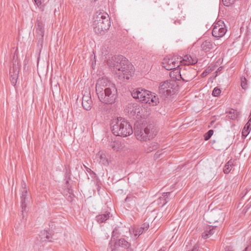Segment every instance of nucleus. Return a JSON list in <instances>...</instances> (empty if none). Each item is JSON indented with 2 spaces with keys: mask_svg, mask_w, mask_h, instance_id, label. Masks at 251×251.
<instances>
[{
  "mask_svg": "<svg viewBox=\"0 0 251 251\" xmlns=\"http://www.w3.org/2000/svg\"><path fill=\"white\" fill-rule=\"evenodd\" d=\"M108 65L119 71V76L124 79H129L133 73V66L124 56L115 55L107 60Z\"/></svg>",
  "mask_w": 251,
  "mask_h": 251,
  "instance_id": "obj_1",
  "label": "nucleus"
},
{
  "mask_svg": "<svg viewBox=\"0 0 251 251\" xmlns=\"http://www.w3.org/2000/svg\"><path fill=\"white\" fill-rule=\"evenodd\" d=\"M180 59L181 66V79L184 82L190 81L197 76V72L190 65L196 64L198 59L195 56L186 54L183 57H180Z\"/></svg>",
  "mask_w": 251,
  "mask_h": 251,
  "instance_id": "obj_2",
  "label": "nucleus"
},
{
  "mask_svg": "<svg viewBox=\"0 0 251 251\" xmlns=\"http://www.w3.org/2000/svg\"><path fill=\"white\" fill-rule=\"evenodd\" d=\"M111 128L112 133L116 136L127 137L133 133L130 123L122 117H118L112 121Z\"/></svg>",
  "mask_w": 251,
  "mask_h": 251,
  "instance_id": "obj_3",
  "label": "nucleus"
},
{
  "mask_svg": "<svg viewBox=\"0 0 251 251\" xmlns=\"http://www.w3.org/2000/svg\"><path fill=\"white\" fill-rule=\"evenodd\" d=\"M110 26V19L106 13H100L94 17L93 29L98 35H102L109 29Z\"/></svg>",
  "mask_w": 251,
  "mask_h": 251,
  "instance_id": "obj_4",
  "label": "nucleus"
},
{
  "mask_svg": "<svg viewBox=\"0 0 251 251\" xmlns=\"http://www.w3.org/2000/svg\"><path fill=\"white\" fill-rule=\"evenodd\" d=\"M100 100L105 104H112L117 97V89L113 84L102 90V92L97 93Z\"/></svg>",
  "mask_w": 251,
  "mask_h": 251,
  "instance_id": "obj_5",
  "label": "nucleus"
},
{
  "mask_svg": "<svg viewBox=\"0 0 251 251\" xmlns=\"http://www.w3.org/2000/svg\"><path fill=\"white\" fill-rule=\"evenodd\" d=\"M178 89V85L176 81L167 80L160 84L159 94L161 97L165 99L176 93Z\"/></svg>",
  "mask_w": 251,
  "mask_h": 251,
  "instance_id": "obj_6",
  "label": "nucleus"
},
{
  "mask_svg": "<svg viewBox=\"0 0 251 251\" xmlns=\"http://www.w3.org/2000/svg\"><path fill=\"white\" fill-rule=\"evenodd\" d=\"M126 110L129 117L133 119H144L148 115L147 109L137 103H128Z\"/></svg>",
  "mask_w": 251,
  "mask_h": 251,
  "instance_id": "obj_7",
  "label": "nucleus"
},
{
  "mask_svg": "<svg viewBox=\"0 0 251 251\" xmlns=\"http://www.w3.org/2000/svg\"><path fill=\"white\" fill-rule=\"evenodd\" d=\"M153 129V126L151 125H148L145 127H137L135 129V135L138 140L143 141H147L153 138L155 136L156 132Z\"/></svg>",
  "mask_w": 251,
  "mask_h": 251,
  "instance_id": "obj_8",
  "label": "nucleus"
},
{
  "mask_svg": "<svg viewBox=\"0 0 251 251\" xmlns=\"http://www.w3.org/2000/svg\"><path fill=\"white\" fill-rule=\"evenodd\" d=\"M180 57L181 56L177 57V60L175 57H165L162 62V66L167 70H172L173 69L180 66Z\"/></svg>",
  "mask_w": 251,
  "mask_h": 251,
  "instance_id": "obj_9",
  "label": "nucleus"
},
{
  "mask_svg": "<svg viewBox=\"0 0 251 251\" xmlns=\"http://www.w3.org/2000/svg\"><path fill=\"white\" fill-rule=\"evenodd\" d=\"M226 31L224 21L220 20L214 25L212 35L215 37L221 38L225 35Z\"/></svg>",
  "mask_w": 251,
  "mask_h": 251,
  "instance_id": "obj_10",
  "label": "nucleus"
},
{
  "mask_svg": "<svg viewBox=\"0 0 251 251\" xmlns=\"http://www.w3.org/2000/svg\"><path fill=\"white\" fill-rule=\"evenodd\" d=\"M21 191L22 193L21 196V208L22 209V212L23 214L24 212L26 210L27 205L30 199V196L28 194V191L26 188V184L24 181L22 182V189Z\"/></svg>",
  "mask_w": 251,
  "mask_h": 251,
  "instance_id": "obj_11",
  "label": "nucleus"
},
{
  "mask_svg": "<svg viewBox=\"0 0 251 251\" xmlns=\"http://www.w3.org/2000/svg\"><path fill=\"white\" fill-rule=\"evenodd\" d=\"M20 67L18 62L15 61L13 62V67L10 69L9 75L10 81L13 86H15L19 77Z\"/></svg>",
  "mask_w": 251,
  "mask_h": 251,
  "instance_id": "obj_12",
  "label": "nucleus"
},
{
  "mask_svg": "<svg viewBox=\"0 0 251 251\" xmlns=\"http://www.w3.org/2000/svg\"><path fill=\"white\" fill-rule=\"evenodd\" d=\"M140 101L142 103H149L152 106H155L159 103V99L157 96L153 95L150 91L146 93L145 96H143Z\"/></svg>",
  "mask_w": 251,
  "mask_h": 251,
  "instance_id": "obj_13",
  "label": "nucleus"
},
{
  "mask_svg": "<svg viewBox=\"0 0 251 251\" xmlns=\"http://www.w3.org/2000/svg\"><path fill=\"white\" fill-rule=\"evenodd\" d=\"M111 84L109 83L107 78L102 77L100 78L97 82L96 85V93L102 92V90L104 89L105 88L109 87Z\"/></svg>",
  "mask_w": 251,
  "mask_h": 251,
  "instance_id": "obj_14",
  "label": "nucleus"
},
{
  "mask_svg": "<svg viewBox=\"0 0 251 251\" xmlns=\"http://www.w3.org/2000/svg\"><path fill=\"white\" fill-rule=\"evenodd\" d=\"M210 216L213 218L210 223L223 222L225 218V214L221 211H211Z\"/></svg>",
  "mask_w": 251,
  "mask_h": 251,
  "instance_id": "obj_15",
  "label": "nucleus"
},
{
  "mask_svg": "<svg viewBox=\"0 0 251 251\" xmlns=\"http://www.w3.org/2000/svg\"><path fill=\"white\" fill-rule=\"evenodd\" d=\"M44 32L43 24L42 22L38 21L36 27V36L38 39V44H40L41 46L43 42Z\"/></svg>",
  "mask_w": 251,
  "mask_h": 251,
  "instance_id": "obj_16",
  "label": "nucleus"
},
{
  "mask_svg": "<svg viewBox=\"0 0 251 251\" xmlns=\"http://www.w3.org/2000/svg\"><path fill=\"white\" fill-rule=\"evenodd\" d=\"M83 107L86 110H90L92 108V100L90 94L84 95L82 100Z\"/></svg>",
  "mask_w": 251,
  "mask_h": 251,
  "instance_id": "obj_17",
  "label": "nucleus"
},
{
  "mask_svg": "<svg viewBox=\"0 0 251 251\" xmlns=\"http://www.w3.org/2000/svg\"><path fill=\"white\" fill-rule=\"evenodd\" d=\"M146 93H148V91L143 89L141 88H138L134 89L131 92L132 97L135 99H138L140 101L145 96Z\"/></svg>",
  "mask_w": 251,
  "mask_h": 251,
  "instance_id": "obj_18",
  "label": "nucleus"
},
{
  "mask_svg": "<svg viewBox=\"0 0 251 251\" xmlns=\"http://www.w3.org/2000/svg\"><path fill=\"white\" fill-rule=\"evenodd\" d=\"M217 228V226H209L202 233L201 236L204 239L208 238L210 236L213 235L215 232V229Z\"/></svg>",
  "mask_w": 251,
  "mask_h": 251,
  "instance_id": "obj_19",
  "label": "nucleus"
},
{
  "mask_svg": "<svg viewBox=\"0 0 251 251\" xmlns=\"http://www.w3.org/2000/svg\"><path fill=\"white\" fill-rule=\"evenodd\" d=\"M201 48L202 50L206 52L209 51L214 48L213 43L210 40H205L201 44Z\"/></svg>",
  "mask_w": 251,
  "mask_h": 251,
  "instance_id": "obj_20",
  "label": "nucleus"
},
{
  "mask_svg": "<svg viewBox=\"0 0 251 251\" xmlns=\"http://www.w3.org/2000/svg\"><path fill=\"white\" fill-rule=\"evenodd\" d=\"M175 68V69H173L172 71L170 73V75L171 77L174 79H176V80H179V78H181V67Z\"/></svg>",
  "mask_w": 251,
  "mask_h": 251,
  "instance_id": "obj_21",
  "label": "nucleus"
},
{
  "mask_svg": "<svg viewBox=\"0 0 251 251\" xmlns=\"http://www.w3.org/2000/svg\"><path fill=\"white\" fill-rule=\"evenodd\" d=\"M171 192L163 193L162 196L160 197L156 201L158 204H162L161 207L165 205L168 201V196Z\"/></svg>",
  "mask_w": 251,
  "mask_h": 251,
  "instance_id": "obj_22",
  "label": "nucleus"
},
{
  "mask_svg": "<svg viewBox=\"0 0 251 251\" xmlns=\"http://www.w3.org/2000/svg\"><path fill=\"white\" fill-rule=\"evenodd\" d=\"M110 213L109 212H105L104 214H100L96 217L97 221L99 223L105 222L110 217Z\"/></svg>",
  "mask_w": 251,
  "mask_h": 251,
  "instance_id": "obj_23",
  "label": "nucleus"
},
{
  "mask_svg": "<svg viewBox=\"0 0 251 251\" xmlns=\"http://www.w3.org/2000/svg\"><path fill=\"white\" fill-rule=\"evenodd\" d=\"M40 237L41 238V240L43 242L46 241L47 240H49L50 242L51 241L50 239L52 238L51 233L49 232L48 230H44L41 232V234L40 235Z\"/></svg>",
  "mask_w": 251,
  "mask_h": 251,
  "instance_id": "obj_24",
  "label": "nucleus"
},
{
  "mask_svg": "<svg viewBox=\"0 0 251 251\" xmlns=\"http://www.w3.org/2000/svg\"><path fill=\"white\" fill-rule=\"evenodd\" d=\"M115 245L127 249H130L131 246V244L126 241L124 238L119 239L115 243Z\"/></svg>",
  "mask_w": 251,
  "mask_h": 251,
  "instance_id": "obj_25",
  "label": "nucleus"
},
{
  "mask_svg": "<svg viewBox=\"0 0 251 251\" xmlns=\"http://www.w3.org/2000/svg\"><path fill=\"white\" fill-rule=\"evenodd\" d=\"M99 157V162L104 166H107L109 164L108 159L106 157L105 154L100 152L97 155Z\"/></svg>",
  "mask_w": 251,
  "mask_h": 251,
  "instance_id": "obj_26",
  "label": "nucleus"
},
{
  "mask_svg": "<svg viewBox=\"0 0 251 251\" xmlns=\"http://www.w3.org/2000/svg\"><path fill=\"white\" fill-rule=\"evenodd\" d=\"M110 147L114 150L118 151L121 148L122 145L120 141L115 140L110 143Z\"/></svg>",
  "mask_w": 251,
  "mask_h": 251,
  "instance_id": "obj_27",
  "label": "nucleus"
},
{
  "mask_svg": "<svg viewBox=\"0 0 251 251\" xmlns=\"http://www.w3.org/2000/svg\"><path fill=\"white\" fill-rule=\"evenodd\" d=\"M159 147V145L156 142L151 143L147 148V151L148 152H151L152 151L156 150Z\"/></svg>",
  "mask_w": 251,
  "mask_h": 251,
  "instance_id": "obj_28",
  "label": "nucleus"
},
{
  "mask_svg": "<svg viewBox=\"0 0 251 251\" xmlns=\"http://www.w3.org/2000/svg\"><path fill=\"white\" fill-rule=\"evenodd\" d=\"M232 165L233 164L231 160L226 163L224 168V172L225 174H227L230 172L232 168Z\"/></svg>",
  "mask_w": 251,
  "mask_h": 251,
  "instance_id": "obj_29",
  "label": "nucleus"
},
{
  "mask_svg": "<svg viewBox=\"0 0 251 251\" xmlns=\"http://www.w3.org/2000/svg\"><path fill=\"white\" fill-rule=\"evenodd\" d=\"M120 235L119 227L116 226L114 227L112 234V239L116 240Z\"/></svg>",
  "mask_w": 251,
  "mask_h": 251,
  "instance_id": "obj_30",
  "label": "nucleus"
},
{
  "mask_svg": "<svg viewBox=\"0 0 251 251\" xmlns=\"http://www.w3.org/2000/svg\"><path fill=\"white\" fill-rule=\"evenodd\" d=\"M251 128V127H250L249 126H247L245 125L242 131V136L246 137L249 134Z\"/></svg>",
  "mask_w": 251,
  "mask_h": 251,
  "instance_id": "obj_31",
  "label": "nucleus"
},
{
  "mask_svg": "<svg viewBox=\"0 0 251 251\" xmlns=\"http://www.w3.org/2000/svg\"><path fill=\"white\" fill-rule=\"evenodd\" d=\"M241 86L245 90L248 88L247 80L245 77L241 78Z\"/></svg>",
  "mask_w": 251,
  "mask_h": 251,
  "instance_id": "obj_32",
  "label": "nucleus"
},
{
  "mask_svg": "<svg viewBox=\"0 0 251 251\" xmlns=\"http://www.w3.org/2000/svg\"><path fill=\"white\" fill-rule=\"evenodd\" d=\"M213 130L212 129H210V130H209L204 135V140L207 141V140H208L212 136V135H213Z\"/></svg>",
  "mask_w": 251,
  "mask_h": 251,
  "instance_id": "obj_33",
  "label": "nucleus"
},
{
  "mask_svg": "<svg viewBox=\"0 0 251 251\" xmlns=\"http://www.w3.org/2000/svg\"><path fill=\"white\" fill-rule=\"evenodd\" d=\"M221 91L218 87H215L212 91V95L214 97H218L220 95Z\"/></svg>",
  "mask_w": 251,
  "mask_h": 251,
  "instance_id": "obj_34",
  "label": "nucleus"
},
{
  "mask_svg": "<svg viewBox=\"0 0 251 251\" xmlns=\"http://www.w3.org/2000/svg\"><path fill=\"white\" fill-rule=\"evenodd\" d=\"M234 1V0H222L224 5L226 6L231 5L233 3Z\"/></svg>",
  "mask_w": 251,
  "mask_h": 251,
  "instance_id": "obj_35",
  "label": "nucleus"
},
{
  "mask_svg": "<svg viewBox=\"0 0 251 251\" xmlns=\"http://www.w3.org/2000/svg\"><path fill=\"white\" fill-rule=\"evenodd\" d=\"M149 228V224L148 223H144L140 227V230H143L144 232L147 230Z\"/></svg>",
  "mask_w": 251,
  "mask_h": 251,
  "instance_id": "obj_36",
  "label": "nucleus"
},
{
  "mask_svg": "<svg viewBox=\"0 0 251 251\" xmlns=\"http://www.w3.org/2000/svg\"><path fill=\"white\" fill-rule=\"evenodd\" d=\"M143 232H144L143 230H140V227L139 228H137L135 231V236L138 235V236H140L141 234H142Z\"/></svg>",
  "mask_w": 251,
  "mask_h": 251,
  "instance_id": "obj_37",
  "label": "nucleus"
},
{
  "mask_svg": "<svg viewBox=\"0 0 251 251\" xmlns=\"http://www.w3.org/2000/svg\"><path fill=\"white\" fill-rule=\"evenodd\" d=\"M85 168L86 169L87 172L89 173L91 175H93L94 176L96 175V174L92 171L90 168L87 167L86 166H84Z\"/></svg>",
  "mask_w": 251,
  "mask_h": 251,
  "instance_id": "obj_38",
  "label": "nucleus"
},
{
  "mask_svg": "<svg viewBox=\"0 0 251 251\" xmlns=\"http://www.w3.org/2000/svg\"><path fill=\"white\" fill-rule=\"evenodd\" d=\"M161 155V151H157L156 152L155 154L154 155V158L156 159L160 157V155Z\"/></svg>",
  "mask_w": 251,
  "mask_h": 251,
  "instance_id": "obj_39",
  "label": "nucleus"
},
{
  "mask_svg": "<svg viewBox=\"0 0 251 251\" xmlns=\"http://www.w3.org/2000/svg\"><path fill=\"white\" fill-rule=\"evenodd\" d=\"M199 249V245L198 244H195L192 250L191 251H198Z\"/></svg>",
  "mask_w": 251,
  "mask_h": 251,
  "instance_id": "obj_40",
  "label": "nucleus"
},
{
  "mask_svg": "<svg viewBox=\"0 0 251 251\" xmlns=\"http://www.w3.org/2000/svg\"><path fill=\"white\" fill-rule=\"evenodd\" d=\"M210 73L209 70H205L201 75L202 77L206 76Z\"/></svg>",
  "mask_w": 251,
  "mask_h": 251,
  "instance_id": "obj_41",
  "label": "nucleus"
},
{
  "mask_svg": "<svg viewBox=\"0 0 251 251\" xmlns=\"http://www.w3.org/2000/svg\"><path fill=\"white\" fill-rule=\"evenodd\" d=\"M228 117L232 120H234L237 118L236 114H229Z\"/></svg>",
  "mask_w": 251,
  "mask_h": 251,
  "instance_id": "obj_42",
  "label": "nucleus"
},
{
  "mask_svg": "<svg viewBox=\"0 0 251 251\" xmlns=\"http://www.w3.org/2000/svg\"><path fill=\"white\" fill-rule=\"evenodd\" d=\"M134 197L132 196H127L125 199L126 201H129L131 200L134 199Z\"/></svg>",
  "mask_w": 251,
  "mask_h": 251,
  "instance_id": "obj_43",
  "label": "nucleus"
},
{
  "mask_svg": "<svg viewBox=\"0 0 251 251\" xmlns=\"http://www.w3.org/2000/svg\"><path fill=\"white\" fill-rule=\"evenodd\" d=\"M108 251H116L115 246H111L108 248Z\"/></svg>",
  "mask_w": 251,
  "mask_h": 251,
  "instance_id": "obj_44",
  "label": "nucleus"
},
{
  "mask_svg": "<svg viewBox=\"0 0 251 251\" xmlns=\"http://www.w3.org/2000/svg\"><path fill=\"white\" fill-rule=\"evenodd\" d=\"M34 1L38 6H39L42 4L41 0H34Z\"/></svg>",
  "mask_w": 251,
  "mask_h": 251,
  "instance_id": "obj_45",
  "label": "nucleus"
},
{
  "mask_svg": "<svg viewBox=\"0 0 251 251\" xmlns=\"http://www.w3.org/2000/svg\"><path fill=\"white\" fill-rule=\"evenodd\" d=\"M237 112L235 110L232 109L231 111L229 112V114H236Z\"/></svg>",
  "mask_w": 251,
  "mask_h": 251,
  "instance_id": "obj_46",
  "label": "nucleus"
},
{
  "mask_svg": "<svg viewBox=\"0 0 251 251\" xmlns=\"http://www.w3.org/2000/svg\"><path fill=\"white\" fill-rule=\"evenodd\" d=\"M246 125L249 126L250 127H251V121L249 120L248 123L246 124Z\"/></svg>",
  "mask_w": 251,
  "mask_h": 251,
  "instance_id": "obj_47",
  "label": "nucleus"
},
{
  "mask_svg": "<svg viewBox=\"0 0 251 251\" xmlns=\"http://www.w3.org/2000/svg\"><path fill=\"white\" fill-rule=\"evenodd\" d=\"M74 2L76 4H79L81 0H74Z\"/></svg>",
  "mask_w": 251,
  "mask_h": 251,
  "instance_id": "obj_48",
  "label": "nucleus"
},
{
  "mask_svg": "<svg viewBox=\"0 0 251 251\" xmlns=\"http://www.w3.org/2000/svg\"><path fill=\"white\" fill-rule=\"evenodd\" d=\"M166 251V249L165 248H161L159 251Z\"/></svg>",
  "mask_w": 251,
  "mask_h": 251,
  "instance_id": "obj_49",
  "label": "nucleus"
},
{
  "mask_svg": "<svg viewBox=\"0 0 251 251\" xmlns=\"http://www.w3.org/2000/svg\"><path fill=\"white\" fill-rule=\"evenodd\" d=\"M222 67H220V68H218V71H221L222 70Z\"/></svg>",
  "mask_w": 251,
  "mask_h": 251,
  "instance_id": "obj_50",
  "label": "nucleus"
},
{
  "mask_svg": "<svg viewBox=\"0 0 251 251\" xmlns=\"http://www.w3.org/2000/svg\"><path fill=\"white\" fill-rule=\"evenodd\" d=\"M133 251V249H131V248H130V249H128V251Z\"/></svg>",
  "mask_w": 251,
  "mask_h": 251,
  "instance_id": "obj_51",
  "label": "nucleus"
},
{
  "mask_svg": "<svg viewBox=\"0 0 251 251\" xmlns=\"http://www.w3.org/2000/svg\"><path fill=\"white\" fill-rule=\"evenodd\" d=\"M248 247H246V248L245 249V250H244V251H247V250H248Z\"/></svg>",
  "mask_w": 251,
  "mask_h": 251,
  "instance_id": "obj_52",
  "label": "nucleus"
},
{
  "mask_svg": "<svg viewBox=\"0 0 251 251\" xmlns=\"http://www.w3.org/2000/svg\"><path fill=\"white\" fill-rule=\"evenodd\" d=\"M248 247H246V248L245 249V250H244V251H247V250H248Z\"/></svg>",
  "mask_w": 251,
  "mask_h": 251,
  "instance_id": "obj_53",
  "label": "nucleus"
},
{
  "mask_svg": "<svg viewBox=\"0 0 251 251\" xmlns=\"http://www.w3.org/2000/svg\"><path fill=\"white\" fill-rule=\"evenodd\" d=\"M179 24H180V22L179 21H177V22Z\"/></svg>",
  "mask_w": 251,
  "mask_h": 251,
  "instance_id": "obj_54",
  "label": "nucleus"
},
{
  "mask_svg": "<svg viewBox=\"0 0 251 251\" xmlns=\"http://www.w3.org/2000/svg\"><path fill=\"white\" fill-rule=\"evenodd\" d=\"M250 20H251V19Z\"/></svg>",
  "mask_w": 251,
  "mask_h": 251,
  "instance_id": "obj_55",
  "label": "nucleus"
}]
</instances>
